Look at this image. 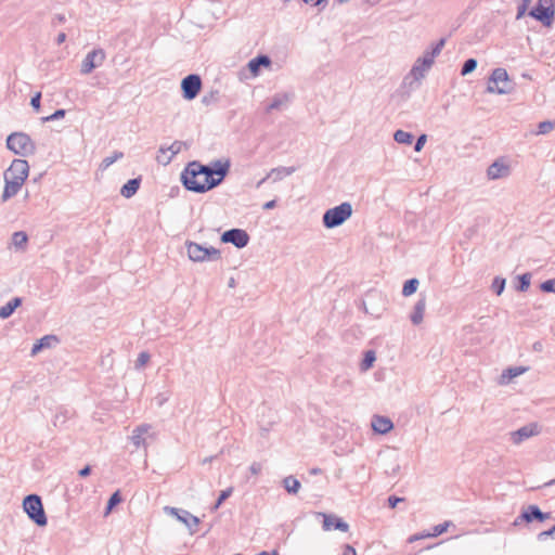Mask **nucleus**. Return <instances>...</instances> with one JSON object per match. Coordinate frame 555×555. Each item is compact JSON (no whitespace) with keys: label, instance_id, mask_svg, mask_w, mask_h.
I'll return each mask as SVG.
<instances>
[{"label":"nucleus","instance_id":"nucleus-9","mask_svg":"<svg viewBox=\"0 0 555 555\" xmlns=\"http://www.w3.org/2000/svg\"><path fill=\"white\" fill-rule=\"evenodd\" d=\"M202 89V78L197 74H190L181 81L182 95L185 100L195 99Z\"/></svg>","mask_w":555,"mask_h":555},{"label":"nucleus","instance_id":"nucleus-11","mask_svg":"<svg viewBox=\"0 0 555 555\" xmlns=\"http://www.w3.org/2000/svg\"><path fill=\"white\" fill-rule=\"evenodd\" d=\"M165 513L175 516L179 521L184 524L190 532L193 534L196 532V527L199 524V518L192 515L190 512L177 507L166 506L164 508Z\"/></svg>","mask_w":555,"mask_h":555},{"label":"nucleus","instance_id":"nucleus-27","mask_svg":"<svg viewBox=\"0 0 555 555\" xmlns=\"http://www.w3.org/2000/svg\"><path fill=\"white\" fill-rule=\"evenodd\" d=\"M425 308H426V300L425 298H421L416 301V304L414 305V308H413V312L411 314V322L414 324V325H418L422 323L423 321V318H424V312H425Z\"/></svg>","mask_w":555,"mask_h":555},{"label":"nucleus","instance_id":"nucleus-10","mask_svg":"<svg viewBox=\"0 0 555 555\" xmlns=\"http://www.w3.org/2000/svg\"><path fill=\"white\" fill-rule=\"evenodd\" d=\"M541 433V426L538 423H529L517 430L509 433V439L515 446L521 444L525 440L538 436Z\"/></svg>","mask_w":555,"mask_h":555},{"label":"nucleus","instance_id":"nucleus-26","mask_svg":"<svg viewBox=\"0 0 555 555\" xmlns=\"http://www.w3.org/2000/svg\"><path fill=\"white\" fill-rule=\"evenodd\" d=\"M270 65V56L266 54H259L256 57L249 60L243 69H260V67H269Z\"/></svg>","mask_w":555,"mask_h":555},{"label":"nucleus","instance_id":"nucleus-37","mask_svg":"<svg viewBox=\"0 0 555 555\" xmlns=\"http://www.w3.org/2000/svg\"><path fill=\"white\" fill-rule=\"evenodd\" d=\"M530 273H524L518 276V285L516 286L518 292H526L530 286Z\"/></svg>","mask_w":555,"mask_h":555},{"label":"nucleus","instance_id":"nucleus-34","mask_svg":"<svg viewBox=\"0 0 555 555\" xmlns=\"http://www.w3.org/2000/svg\"><path fill=\"white\" fill-rule=\"evenodd\" d=\"M124 157V153L119 151H115L112 156L105 157L102 163L100 164V168L102 170L107 169L111 165H113L118 159H121Z\"/></svg>","mask_w":555,"mask_h":555},{"label":"nucleus","instance_id":"nucleus-22","mask_svg":"<svg viewBox=\"0 0 555 555\" xmlns=\"http://www.w3.org/2000/svg\"><path fill=\"white\" fill-rule=\"evenodd\" d=\"M295 171L294 167H276L269 171V173L258 181L256 188H260L268 179H272L273 182L282 180L284 177L291 176Z\"/></svg>","mask_w":555,"mask_h":555},{"label":"nucleus","instance_id":"nucleus-5","mask_svg":"<svg viewBox=\"0 0 555 555\" xmlns=\"http://www.w3.org/2000/svg\"><path fill=\"white\" fill-rule=\"evenodd\" d=\"M189 258L194 262L216 261L221 258L219 249L210 246L204 247L195 242L185 243Z\"/></svg>","mask_w":555,"mask_h":555},{"label":"nucleus","instance_id":"nucleus-63","mask_svg":"<svg viewBox=\"0 0 555 555\" xmlns=\"http://www.w3.org/2000/svg\"><path fill=\"white\" fill-rule=\"evenodd\" d=\"M553 485H555V479H552V480H550V481L545 482V485H544V486H545V487H550V486H553Z\"/></svg>","mask_w":555,"mask_h":555},{"label":"nucleus","instance_id":"nucleus-39","mask_svg":"<svg viewBox=\"0 0 555 555\" xmlns=\"http://www.w3.org/2000/svg\"><path fill=\"white\" fill-rule=\"evenodd\" d=\"M506 280L501 276L494 278L491 288L496 295H501L505 288Z\"/></svg>","mask_w":555,"mask_h":555},{"label":"nucleus","instance_id":"nucleus-41","mask_svg":"<svg viewBox=\"0 0 555 555\" xmlns=\"http://www.w3.org/2000/svg\"><path fill=\"white\" fill-rule=\"evenodd\" d=\"M451 525L450 521H444L443 524H439L433 528V533L427 534L428 537H438L448 530V527Z\"/></svg>","mask_w":555,"mask_h":555},{"label":"nucleus","instance_id":"nucleus-19","mask_svg":"<svg viewBox=\"0 0 555 555\" xmlns=\"http://www.w3.org/2000/svg\"><path fill=\"white\" fill-rule=\"evenodd\" d=\"M509 166L502 159L492 163L487 170V176L490 180L505 178L509 175Z\"/></svg>","mask_w":555,"mask_h":555},{"label":"nucleus","instance_id":"nucleus-64","mask_svg":"<svg viewBox=\"0 0 555 555\" xmlns=\"http://www.w3.org/2000/svg\"><path fill=\"white\" fill-rule=\"evenodd\" d=\"M533 347L535 350H541L542 345L540 343H535Z\"/></svg>","mask_w":555,"mask_h":555},{"label":"nucleus","instance_id":"nucleus-47","mask_svg":"<svg viewBox=\"0 0 555 555\" xmlns=\"http://www.w3.org/2000/svg\"><path fill=\"white\" fill-rule=\"evenodd\" d=\"M427 141V135L426 134H421L417 139H416V142H415V145H414V151L415 152H421L425 145Z\"/></svg>","mask_w":555,"mask_h":555},{"label":"nucleus","instance_id":"nucleus-30","mask_svg":"<svg viewBox=\"0 0 555 555\" xmlns=\"http://www.w3.org/2000/svg\"><path fill=\"white\" fill-rule=\"evenodd\" d=\"M283 485L285 490L292 494H296L300 489V482L293 476L285 477Z\"/></svg>","mask_w":555,"mask_h":555},{"label":"nucleus","instance_id":"nucleus-12","mask_svg":"<svg viewBox=\"0 0 555 555\" xmlns=\"http://www.w3.org/2000/svg\"><path fill=\"white\" fill-rule=\"evenodd\" d=\"M221 242L231 243L236 248H244L249 242V235L243 229H230L221 234Z\"/></svg>","mask_w":555,"mask_h":555},{"label":"nucleus","instance_id":"nucleus-57","mask_svg":"<svg viewBox=\"0 0 555 555\" xmlns=\"http://www.w3.org/2000/svg\"><path fill=\"white\" fill-rule=\"evenodd\" d=\"M275 206H276V201L272 199V201L267 202L263 205V209H266V210L273 209Z\"/></svg>","mask_w":555,"mask_h":555},{"label":"nucleus","instance_id":"nucleus-43","mask_svg":"<svg viewBox=\"0 0 555 555\" xmlns=\"http://www.w3.org/2000/svg\"><path fill=\"white\" fill-rule=\"evenodd\" d=\"M150 354L146 351L140 352L135 361V367L141 369L150 361Z\"/></svg>","mask_w":555,"mask_h":555},{"label":"nucleus","instance_id":"nucleus-52","mask_svg":"<svg viewBox=\"0 0 555 555\" xmlns=\"http://www.w3.org/2000/svg\"><path fill=\"white\" fill-rule=\"evenodd\" d=\"M343 555H357V551L350 544H345L343 547Z\"/></svg>","mask_w":555,"mask_h":555},{"label":"nucleus","instance_id":"nucleus-18","mask_svg":"<svg viewBox=\"0 0 555 555\" xmlns=\"http://www.w3.org/2000/svg\"><path fill=\"white\" fill-rule=\"evenodd\" d=\"M106 54L103 49H93L82 61L81 69H94L103 65Z\"/></svg>","mask_w":555,"mask_h":555},{"label":"nucleus","instance_id":"nucleus-29","mask_svg":"<svg viewBox=\"0 0 555 555\" xmlns=\"http://www.w3.org/2000/svg\"><path fill=\"white\" fill-rule=\"evenodd\" d=\"M526 371V367L522 366H514L508 367L503 371L500 377V384L505 385L508 384L513 378L521 375Z\"/></svg>","mask_w":555,"mask_h":555},{"label":"nucleus","instance_id":"nucleus-38","mask_svg":"<svg viewBox=\"0 0 555 555\" xmlns=\"http://www.w3.org/2000/svg\"><path fill=\"white\" fill-rule=\"evenodd\" d=\"M121 502V495L119 493V491H116L114 492L111 498L108 499V502H107V505H106V511H105V515L109 514L111 511Z\"/></svg>","mask_w":555,"mask_h":555},{"label":"nucleus","instance_id":"nucleus-15","mask_svg":"<svg viewBox=\"0 0 555 555\" xmlns=\"http://www.w3.org/2000/svg\"><path fill=\"white\" fill-rule=\"evenodd\" d=\"M425 78V72H409L400 86V93L402 95H409L412 91L420 88L423 79Z\"/></svg>","mask_w":555,"mask_h":555},{"label":"nucleus","instance_id":"nucleus-33","mask_svg":"<svg viewBox=\"0 0 555 555\" xmlns=\"http://www.w3.org/2000/svg\"><path fill=\"white\" fill-rule=\"evenodd\" d=\"M27 241H28V236L23 231L14 232L13 235H12V244L16 248H24V246L26 245Z\"/></svg>","mask_w":555,"mask_h":555},{"label":"nucleus","instance_id":"nucleus-25","mask_svg":"<svg viewBox=\"0 0 555 555\" xmlns=\"http://www.w3.org/2000/svg\"><path fill=\"white\" fill-rule=\"evenodd\" d=\"M140 184V178H133L128 180L120 189L121 196H124L125 198L132 197L138 192Z\"/></svg>","mask_w":555,"mask_h":555},{"label":"nucleus","instance_id":"nucleus-36","mask_svg":"<svg viewBox=\"0 0 555 555\" xmlns=\"http://www.w3.org/2000/svg\"><path fill=\"white\" fill-rule=\"evenodd\" d=\"M375 360H376V356H375V352L373 350L365 351L364 358H363V360L361 362V369L363 371L369 370L370 367H372V365L375 362Z\"/></svg>","mask_w":555,"mask_h":555},{"label":"nucleus","instance_id":"nucleus-8","mask_svg":"<svg viewBox=\"0 0 555 555\" xmlns=\"http://www.w3.org/2000/svg\"><path fill=\"white\" fill-rule=\"evenodd\" d=\"M447 42L446 38L439 39L430 49L426 50L422 56L417 57L411 69H426L429 68L435 59L441 53Z\"/></svg>","mask_w":555,"mask_h":555},{"label":"nucleus","instance_id":"nucleus-50","mask_svg":"<svg viewBox=\"0 0 555 555\" xmlns=\"http://www.w3.org/2000/svg\"><path fill=\"white\" fill-rule=\"evenodd\" d=\"M262 470V465L258 462H254L250 466H249V472L253 474V475H258L260 474V472Z\"/></svg>","mask_w":555,"mask_h":555},{"label":"nucleus","instance_id":"nucleus-21","mask_svg":"<svg viewBox=\"0 0 555 555\" xmlns=\"http://www.w3.org/2000/svg\"><path fill=\"white\" fill-rule=\"evenodd\" d=\"M318 515L323 517V529L325 531H328L331 529H336L343 532H346L349 530V525L344 521L341 518H338L334 515H327L324 513H319Z\"/></svg>","mask_w":555,"mask_h":555},{"label":"nucleus","instance_id":"nucleus-17","mask_svg":"<svg viewBox=\"0 0 555 555\" xmlns=\"http://www.w3.org/2000/svg\"><path fill=\"white\" fill-rule=\"evenodd\" d=\"M294 99V93L292 92H283L276 93L273 95L271 102L266 107V113H271L273 111H284L288 107L291 102Z\"/></svg>","mask_w":555,"mask_h":555},{"label":"nucleus","instance_id":"nucleus-32","mask_svg":"<svg viewBox=\"0 0 555 555\" xmlns=\"http://www.w3.org/2000/svg\"><path fill=\"white\" fill-rule=\"evenodd\" d=\"M393 139L400 144L410 145L413 142L414 137L408 131L397 130L393 134Z\"/></svg>","mask_w":555,"mask_h":555},{"label":"nucleus","instance_id":"nucleus-54","mask_svg":"<svg viewBox=\"0 0 555 555\" xmlns=\"http://www.w3.org/2000/svg\"><path fill=\"white\" fill-rule=\"evenodd\" d=\"M260 72H256V70H253V72H242L243 76L241 77V79H248V78H255L258 76Z\"/></svg>","mask_w":555,"mask_h":555},{"label":"nucleus","instance_id":"nucleus-4","mask_svg":"<svg viewBox=\"0 0 555 555\" xmlns=\"http://www.w3.org/2000/svg\"><path fill=\"white\" fill-rule=\"evenodd\" d=\"M7 147L20 156L33 155L36 152V144L30 137L24 132H13L7 138Z\"/></svg>","mask_w":555,"mask_h":555},{"label":"nucleus","instance_id":"nucleus-23","mask_svg":"<svg viewBox=\"0 0 555 555\" xmlns=\"http://www.w3.org/2000/svg\"><path fill=\"white\" fill-rule=\"evenodd\" d=\"M372 428L374 431L385 435L393 428V424L390 418L386 416L375 415L372 418Z\"/></svg>","mask_w":555,"mask_h":555},{"label":"nucleus","instance_id":"nucleus-59","mask_svg":"<svg viewBox=\"0 0 555 555\" xmlns=\"http://www.w3.org/2000/svg\"><path fill=\"white\" fill-rule=\"evenodd\" d=\"M214 100H215L214 94H210L209 96L208 95L203 96L202 102L206 105H209Z\"/></svg>","mask_w":555,"mask_h":555},{"label":"nucleus","instance_id":"nucleus-40","mask_svg":"<svg viewBox=\"0 0 555 555\" xmlns=\"http://www.w3.org/2000/svg\"><path fill=\"white\" fill-rule=\"evenodd\" d=\"M232 491H233L232 488H228L225 490H222L221 493L219 494L218 500L216 501V503L211 507V511L212 512L217 511L220 507V505L232 494Z\"/></svg>","mask_w":555,"mask_h":555},{"label":"nucleus","instance_id":"nucleus-56","mask_svg":"<svg viewBox=\"0 0 555 555\" xmlns=\"http://www.w3.org/2000/svg\"><path fill=\"white\" fill-rule=\"evenodd\" d=\"M42 350V347L39 341L35 343L31 348V356H36L38 352Z\"/></svg>","mask_w":555,"mask_h":555},{"label":"nucleus","instance_id":"nucleus-31","mask_svg":"<svg viewBox=\"0 0 555 555\" xmlns=\"http://www.w3.org/2000/svg\"><path fill=\"white\" fill-rule=\"evenodd\" d=\"M418 284L420 282L415 278L405 281L402 287V295L404 297L413 295L417 291Z\"/></svg>","mask_w":555,"mask_h":555},{"label":"nucleus","instance_id":"nucleus-62","mask_svg":"<svg viewBox=\"0 0 555 555\" xmlns=\"http://www.w3.org/2000/svg\"><path fill=\"white\" fill-rule=\"evenodd\" d=\"M257 555H279V553L276 551H273L272 553H269L267 551H262V552H260Z\"/></svg>","mask_w":555,"mask_h":555},{"label":"nucleus","instance_id":"nucleus-35","mask_svg":"<svg viewBox=\"0 0 555 555\" xmlns=\"http://www.w3.org/2000/svg\"><path fill=\"white\" fill-rule=\"evenodd\" d=\"M554 129H555V120L541 121L538 125V130H537L535 134H538V135L547 134L548 132H551Z\"/></svg>","mask_w":555,"mask_h":555},{"label":"nucleus","instance_id":"nucleus-53","mask_svg":"<svg viewBox=\"0 0 555 555\" xmlns=\"http://www.w3.org/2000/svg\"><path fill=\"white\" fill-rule=\"evenodd\" d=\"M527 10H528L527 5L519 4L517 8L516 18L519 20L520 17H522Z\"/></svg>","mask_w":555,"mask_h":555},{"label":"nucleus","instance_id":"nucleus-60","mask_svg":"<svg viewBox=\"0 0 555 555\" xmlns=\"http://www.w3.org/2000/svg\"><path fill=\"white\" fill-rule=\"evenodd\" d=\"M66 40V34L65 33H60L56 37V43L57 44H61L63 43L64 41Z\"/></svg>","mask_w":555,"mask_h":555},{"label":"nucleus","instance_id":"nucleus-28","mask_svg":"<svg viewBox=\"0 0 555 555\" xmlns=\"http://www.w3.org/2000/svg\"><path fill=\"white\" fill-rule=\"evenodd\" d=\"M22 305V298L14 297L10 301H8L4 306L0 308V318L8 319L10 318L15 309H17Z\"/></svg>","mask_w":555,"mask_h":555},{"label":"nucleus","instance_id":"nucleus-48","mask_svg":"<svg viewBox=\"0 0 555 555\" xmlns=\"http://www.w3.org/2000/svg\"><path fill=\"white\" fill-rule=\"evenodd\" d=\"M478 66V61L474 57L467 59L461 69H476Z\"/></svg>","mask_w":555,"mask_h":555},{"label":"nucleus","instance_id":"nucleus-58","mask_svg":"<svg viewBox=\"0 0 555 555\" xmlns=\"http://www.w3.org/2000/svg\"><path fill=\"white\" fill-rule=\"evenodd\" d=\"M538 4L548 5V8H554L555 0H539Z\"/></svg>","mask_w":555,"mask_h":555},{"label":"nucleus","instance_id":"nucleus-45","mask_svg":"<svg viewBox=\"0 0 555 555\" xmlns=\"http://www.w3.org/2000/svg\"><path fill=\"white\" fill-rule=\"evenodd\" d=\"M540 288L542 292L545 293H555V280H546L543 283H541Z\"/></svg>","mask_w":555,"mask_h":555},{"label":"nucleus","instance_id":"nucleus-55","mask_svg":"<svg viewBox=\"0 0 555 555\" xmlns=\"http://www.w3.org/2000/svg\"><path fill=\"white\" fill-rule=\"evenodd\" d=\"M90 473H91V467L89 465H87V466H85L83 468H81L79 470V476L80 477H87V476L90 475Z\"/></svg>","mask_w":555,"mask_h":555},{"label":"nucleus","instance_id":"nucleus-1","mask_svg":"<svg viewBox=\"0 0 555 555\" xmlns=\"http://www.w3.org/2000/svg\"><path fill=\"white\" fill-rule=\"evenodd\" d=\"M209 172V166L193 160L186 165L181 173L182 184L188 191L205 193L212 189Z\"/></svg>","mask_w":555,"mask_h":555},{"label":"nucleus","instance_id":"nucleus-16","mask_svg":"<svg viewBox=\"0 0 555 555\" xmlns=\"http://www.w3.org/2000/svg\"><path fill=\"white\" fill-rule=\"evenodd\" d=\"M529 15L541 22L544 26L550 27L554 23L555 10L548 5L535 4L529 12Z\"/></svg>","mask_w":555,"mask_h":555},{"label":"nucleus","instance_id":"nucleus-46","mask_svg":"<svg viewBox=\"0 0 555 555\" xmlns=\"http://www.w3.org/2000/svg\"><path fill=\"white\" fill-rule=\"evenodd\" d=\"M547 537H551L552 539H555V525L550 528L548 530L542 531L538 534L539 541H544Z\"/></svg>","mask_w":555,"mask_h":555},{"label":"nucleus","instance_id":"nucleus-61","mask_svg":"<svg viewBox=\"0 0 555 555\" xmlns=\"http://www.w3.org/2000/svg\"><path fill=\"white\" fill-rule=\"evenodd\" d=\"M305 3L312 2L314 5L321 4L324 0H302Z\"/></svg>","mask_w":555,"mask_h":555},{"label":"nucleus","instance_id":"nucleus-3","mask_svg":"<svg viewBox=\"0 0 555 555\" xmlns=\"http://www.w3.org/2000/svg\"><path fill=\"white\" fill-rule=\"evenodd\" d=\"M352 215V206L345 202L338 206L327 209L322 218L323 225L326 229H334L341 225Z\"/></svg>","mask_w":555,"mask_h":555},{"label":"nucleus","instance_id":"nucleus-14","mask_svg":"<svg viewBox=\"0 0 555 555\" xmlns=\"http://www.w3.org/2000/svg\"><path fill=\"white\" fill-rule=\"evenodd\" d=\"M551 517L550 513H544L540 509L538 505H529L527 506L520 515L515 519V525H518L520 521L532 522L533 520H538L540 522L545 521Z\"/></svg>","mask_w":555,"mask_h":555},{"label":"nucleus","instance_id":"nucleus-49","mask_svg":"<svg viewBox=\"0 0 555 555\" xmlns=\"http://www.w3.org/2000/svg\"><path fill=\"white\" fill-rule=\"evenodd\" d=\"M40 100H41V93L37 92L31 99H30V105L34 109L39 111L40 108Z\"/></svg>","mask_w":555,"mask_h":555},{"label":"nucleus","instance_id":"nucleus-13","mask_svg":"<svg viewBox=\"0 0 555 555\" xmlns=\"http://www.w3.org/2000/svg\"><path fill=\"white\" fill-rule=\"evenodd\" d=\"M230 169V163L229 160L221 162L216 160L212 163L211 166H209V181L210 186L214 189L218 186L223 179L227 177Z\"/></svg>","mask_w":555,"mask_h":555},{"label":"nucleus","instance_id":"nucleus-44","mask_svg":"<svg viewBox=\"0 0 555 555\" xmlns=\"http://www.w3.org/2000/svg\"><path fill=\"white\" fill-rule=\"evenodd\" d=\"M38 341L40 343L42 349H44V348L51 347L52 343H56L57 338L54 335H46L42 338H40Z\"/></svg>","mask_w":555,"mask_h":555},{"label":"nucleus","instance_id":"nucleus-20","mask_svg":"<svg viewBox=\"0 0 555 555\" xmlns=\"http://www.w3.org/2000/svg\"><path fill=\"white\" fill-rule=\"evenodd\" d=\"M185 146H186L185 142L179 141V140H176L175 142H172V144L169 145L168 147L160 146L158 150V153L165 154L167 152H170V155L167 156L166 158H162L160 155H157L156 160L159 164L168 165L172 160V158L177 154H179L182 151V149Z\"/></svg>","mask_w":555,"mask_h":555},{"label":"nucleus","instance_id":"nucleus-42","mask_svg":"<svg viewBox=\"0 0 555 555\" xmlns=\"http://www.w3.org/2000/svg\"><path fill=\"white\" fill-rule=\"evenodd\" d=\"M65 114H66V111L63 108H60V109H56L53 114L42 117V121L48 122V121L57 120V119L63 118L65 116Z\"/></svg>","mask_w":555,"mask_h":555},{"label":"nucleus","instance_id":"nucleus-7","mask_svg":"<svg viewBox=\"0 0 555 555\" xmlns=\"http://www.w3.org/2000/svg\"><path fill=\"white\" fill-rule=\"evenodd\" d=\"M514 88L513 81L509 79L507 72H492L488 81V91L491 93L505 94L509 93Z\"/></svg>","mask_w":555,"mask_h":555},{"label":"nucleus","instance_id":"nucleus-6","mask_svg":"<svg viewBox=\"0 0 555 555\" xmlns=\"http://www.w3.org/2000/svg\"><path fill=\"white\" fill-rule=\"evenodd\" d=\"M23 507L28 517L40 527L47 525L48 519L43 509L41 499L37 494H29L23 501Z\"/></svg>","mask_w":555,"mask_h":555},{"label":"nucleus","instance_id":"nucleus-51","mask_svg":"<svg viewBox=\"0 0 555 555\" xmlns=\"http://www.w3.org/2000/svg\"><path fill=\"white\" fill-rule=\"evenodd\" d=\"M401 501H403V498L391 495L388 498V505L389 507L395 508Z\"/></svg>","mask_w":555,"mask_h":555},{"label":"nucleus","instance_id":"nucleus-24","mask_svg":"<svg viewBox=\"0 0 555 555\" xmlns=\"http://www.w3.org/2000/svg\"><path fill=\"white\" fill-rule=\"evenodd\" d=\"M150 429H151V425H149V424H142L133 429L132 435H131V441L137 448L144 446V443H145L144 435L147 434Z\"/></svg>","mask_w":555,"mask_h":555},{"label":"nucleus","instance_id":"nucleus-2","mask_svg":"<svg viewBox=\"0 0 555 555\" xmlns=\"http://www.w3.org/2000/svg\"><path fill=\"white\" fill-rule=\"evenodd\" d=\"M29 173V165L27 160L16 158L10 167L4 171V190L1 196L2 202H7L15 196L22 189Z\"/></svg>","mask_w":555,"mask_h":555}]
</instances>
